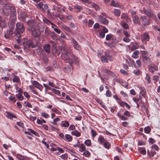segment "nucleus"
<instances>
[{"label":"nucleus","mask_w":160,"mask_h":160,"mask_svg":"<svg viewBox=\"0 0 160 160\" xmlns=\"http://www.w3.org/2000/svg\"><path fill=\"white\" fill-rule=\"evenodd\" d=\"M62 59L64 60L66 62H68L71 67H72V63L74 60L76 64L79 63V59L77 57L74 56L73 53L71 51H68L61 54Z\"/></svg>","instance_id":"obj_1"},{"label":"nucleus","mask_w":160,"mask_h":160,"mask_svg":"<svg viewBox=\"0 0 160 160\" xmlns=\"http://www.w3.org/2000/svg\"><path fill=\"white\" fill-rule=\"evenodd\" d=\"M16 25V30L14 33L18 38L20 39L21 38V33H22L25 30V26L23 24L20 22H18Z\"/></svg>","instance_id":"obj_2"},{"label":"nucleus","mask_w":160,"mask_h":160,"mask_svg":"<svg viewBox=\"0 0 160 160\" xmlns=\"http://www.w3.org/2000/svg\"><path fill=\"white\" fill-rule=\"evenodd\" d=\"M71 43L73 46L74 48L78 51L81 50V46L79 45L78 42L73 38H71L70 39Z\"/></svg>","instance_id":"obj_3"},{"label":"nucleus","mask_w":160,"mask_h":160,"mask_svg":"<svg viewBox=\"0 0 160 160\" xmlns=\"http://www.w3.org/2000/svg\"><path fill=\"white\" fill-rule=\"evenodd\" d=\"M140 22L143 25L145 26L146 25H148L150 24L149 20L148 18L145 16H141L140 17Z\"/></svg>","instance_id":"obj_4"},{"label":"nucleus","mask_w":160,"mask_h":160,"mask_svg":"<svg viewBox=\"0 0 160 160\" xmlns=\"http://www.w3.org/2000/svg\"><path fill=\"white\" fill-rule=\"evenodd\" d=\"M27 23L29 26L28 30L29 31H32V29L36 28V23L33 20H28L27 22Z\"/></svg>","instance_id":"obj_5"},{"label":"nucleus","mask_w":160,"mask_h":160,"mask_svg":"<svg viewBox=\"0 0 160 160\" xmlns=\"http://www.w3.org/2000/svg\"><path fill=\"white\" fill-rule=\"evenodd\" d=\"M8 6V8H9L10 11L12 13V14L11 15V17H13V20H14L16 19V12L15 8L14 7L12 6L9 5Z\"/></svg>","instance_id":"obj_6"},{"label":"nucleus","mask_w":160,"mask_h":160,"mask_svg":"<svg viewBox=\"0 0 160 160\" xmlns=\"http://www.w3.org/2000/svg\"><path fill=\"white\" fill-rule=\"evenodd\" d=\"M148 69L150 72L152 73H153L155 71L158 70V67L156 65L154 64H152L148 66Z\"/></svg>","instance_id":"obj_7"},{"label":"nucleus","mask_w":160,"mask_h":160,"mask_svg":"<svg viewBox=\"0 0 160 160\" xmlns=\"http://www.w3.org/2000/svg\"><path fill=\"white\" fill-rule=\"evenodd\" d=\"M98 20L99 22L104 24L107 25L108 23V20L102 15L98 16Z\"/></svg>","instance_id":"obj_8"},{"label":"nucleus","mask_w":160,"mask_h":160,"mask_svg":"<svg viewBox=\"0 0 160 160\" xmlns=\"http://www.w3.org/2000/svg\"><path fill=\"white\" fill-rule=\"evenodd\" d=\"M32 31L30 30L33 37H38L40 36V32L39 31L37 30L36 28L32 29Z\"/></svg>","instance_id":"obj_9"},{"label":"nucleus","mask_w":160,"mask_h":160,"mask_svg":"<svg viewBox=\"0 0 160 160\" xmlns=\"http://www.w3.org/2000/svg\"><path fill=\"white\" fill-rule=\"evenodd\" d=\"M32 84L36 88L40 90H41L43 89L42 85L36 81H32Z\"/></svg>","instance_id":"obj_10"},{"label":"nucleus","mask_w":160,"mask_h":160,"mask_svg":"<svg viewBox=\"0 0 160 160\" xmlns=\"http://www.w3.org/2000/svg\"><path fill=\"white\" fill-rule=\"evenodd\" d=\"M2 12L5 16H8L9 15L10 11L8 6H7L3 8Z\"/></svg>","instance_id":"obj_11"},{"label":"nucleus","mask_w":160,"mask_h":160,"mask_svg":"<svg viewBox=\"0 0 160 160\" xmlns=\"http://www.w3.org/2000/svg\"><path fill=\"white\" fill-rule=\"evenodd\" d=\"M16 156L19 160H29V158L26 156L22 155L20 154H17Z\"/></svg>","instance_id":"obj_12"},{"label":"nucleus","mask_w":160,"mask_h":160,"mask_svg":"<svg viewBox=\"0 0 160 160\" xmlns=\"http://www.w3.org/2000/svg\"><path fill=\"white\" fill-rule=\"evenodd\" d=\"M28 47L32 48L36 47L37 45V44L36 42H33L31 39H29L28 41Z\"/></svg>","instance_id":"obj_13"},{"label":"nucleus","mask_w":160,"mask_h":160,"mask_svg":"<svg viewBox=\"0 0 160 160\" xmlns=\"http://www.w3.org/2000/svg\"><path fill=\"white\" fill-rule=\"evenodd\" d=\"M101 71L102 72H103V73L108 74L112 77L114 76V73L108 69L103 68H102Z\"/></svg>","instance_id":"obj_14"},{"label":"nucleus","mask_w":160,"mask_h":160,"mask_svg":"<svg viewBox=\"0 0 160 160\" xmlns=\"http://www.w3.org/2000/svg\"><path fill=\"white\" fill-rule=\"evenodd\" d=\"M43 48L46 52L49 54L50 52V46L49 44H45L43 46Z\"/></svg>","instance_id":"obj_15"},{"label":"nucleus","mask_w":160,"mask_h":160,"mask_svg":"<svg viewBox=\"0 0 160 160\" xmlns=\"http://www.w3.org/2000/svg\"><path fill=\"white\" fill-rule=\"evenodd\" d=\"M142 39L143 42L145 41L146 43L147 41H149L150 39V36L149 35L147 32L144 33L142 38Z\"/></svg>","instance_id":"obj_16"},{"label":"nucleus","mask_w":160,"mask_h":160,"mask_svg":"<svg viewBox=\"0 0 160 160\" xmlns=\"http://www.w3.org/2000/svg\"><path fill=\"white\" fill-rule=\"evenodd\" d=\"M61 7V6H60L59 5H54L53 6L52 10L56 11L58 12L62 13V8H60Z\"/></svg>","instance_id":"obj_17"},{"label":"nucleus","mask_w":160,"mask_h":160,"mask_svg":"<svg viewBox=\"0 0 160 160\" xmlns=\"http://www.w3.org/2000/svg\"><path fill=\"white\" fill-rule=\"evenodd\" d=\"M98 140L100 144L103 145L104 143L106 141V140L104 138V137L102 135H100L98 139Z\"/></svg>","instance_id":"obj_18"},{"label":"nucleus","mask_w":160,"mask_h":160,"mask_svg":"<svg viewBox=\"0 0 160 160\" xmlns=\"http://www.w3.org/2000/svg\"><path fill=\"white\" fill-rule=\"evenodd\" d=\"M133 23L135 24L139 25L140 24V20L137 15H135L133 18Z\"/></svg>","instance_id":"obj_19"},{"label":"nucleus","mask_w":160,"mask_h":160,"mask_svg":"<svg viewBox=\"0 0 160 160\" xmlns=\"http://www.w3.org/2000/svg\"><path fill=\"white\" fill-rule=\"evenodd\" d=\"M28 17V14L27 13L25 12H22L20 14V17L22 20L23 22H25L26 18Z\"/></svg>","instance_id":"obj_20"},{"label":"nucleus","mask_w":160,"mask_h":160,"mask_svg":"<svg viewBox=\"0 0 160 160\" xmlns=\"http://www.w3.org/2000/svg\"><path fill=\"white\" fill-rule=\"evenodd\" d=\"M140 94H141L142 96L144 98H146V89L144 87H140Z\"/></svg>","instance_id":"obj_21"},{"label":"nucleus","mask_w":160,"mask_h":160,"mask_svg":"<svg viewBox=\"0 0 160 160\" xmlns=\"http://www.w3.org/2000/svg\"><path fill=\"white\" fill-rule=\"evenodd\" d=\"M69 122L66 120L62 121L61 123L60 124V125L62 127H66L67 128L68 127L69 125Z\"/></svg>","instance_id":"obj_22"},{"label":"nucleus","mask_w":160,"mask_h":160,"mask_svg":"<svg viewBox=\"0 0 160 160\" xmlns=\"http://www.w3.org/2000/svg\"><path fill=\"white\" fill-rule=\"evenodd\" d=\"M156 153V152L153 149H152L150 151L148 150H147V154L149 155L150 158L153 157Z\"/></svg>","instance_id":"obj_23"},{"label":"nucleus","mask_w":160,"mask_h":160,"mask_svg":"<svg viewBox=\"0 0 160 160\" xmlns=\"http://www.w3.org/2000/svg\"><path fill=\"white\" fill-rule=\"evenodd\" d=\"M143 10L144 13L146 14L148 17L151 18L153 16V13L148 10L145 9H144Z\"/></svg>","instance_id":"obj_24"},{"label":"nucleus","mask_w":160,"mask_h":160,"mask_svg":"<svg viewBox=\"0 0 160 160\" xmlns=\"http://www.w3.org/2000/svg\"><path fill=\"white\" fill-rule=\"evenodd\" d=\"M91 4L92 7L95 8L96 10L99 11L100 9V7L97 4L94 2H91Z\"/></svg>","instance_id":"obj_25"},{"label":"nucleus","mask_w":160,"mask_h":160,"mask_svg":"<svg viewBox=\"0 0 160 160\" xmlns=\"http://www.w3.org/2000/svg\"><path fill=\"white\" fill-rule=\"evenodd\" d=\"M139 45L137 43L134 42L133 43L132 46L131 47V49L132 51H134V50L139 48Z\"/></svg>","instance_id":"obj_26"},{"label":"nucleus","mask_w":160,"mask_h":160,"mask_svg":"<svg viewBox=\"0 0 160 160\" xmlns=\"http://www.w3.org/2000/svg\"><path fill=\"white\" fill-rule=\"evenodd\" d=\"M6 113V116L8 118L12 119L13 118H17L16 116L13 114L12 113H9L8 112H7Z\"/></svg>","instance_id":"obj_27"},{"label":"nucleus","mask_w":160,"mask_h":160,"mask_svg":"<svg viewBox=\"0 0 160 160\" xmlns=\"http://www.w3.org/2000/svg\"><path fill=\"white\" fill-rule=\"evenodd\" d=\"M113 13L115 16L119 17L120 16L121 12L118 9L115 8L114 9Z\"/></svg>","instance_id":"obj_28"},{"label":"nucleus","mask_w":160,"mask_h":160,"mask_svg":"<svg viewBox=\"0 0 160 160\" xmlns=\"http://www.w3.org/2000/svg\"><path fill=\"white\" fill-rule=\"evenodd\" d=\"M43 22H44V23L47 24L48 25H49L50 24H51L52 26H54L56 27H57V26L54 24L53 23L51 22L48 19L46 18H44L43 19Z\"/></svg>","instance_id":"obj_29"},{"label":"nucleus","mask_w":160,"mask_h":160,"mask_svg":"<svg viewBox=\"0 0 160 160\" xmlns=\"http://www.w3.org/2000/svg\"><path fill=\"white\" fill-rule=\"evenodd\" d=\"M65 140L70 142L72 140V137L70 135L66 134L65 135Z\"/></svg>","instance_id":"obj_30"},{"label":"nucleus","mask_w":160,"mask_h":160,"mask_svg":"<svg viewBox=\"0 0 160 160\" xmlns=\"http://www.w3.org/2000/svg\"><path fill=\"white\" fill-rule=\"evenodd\" d=\"M50 35L52 38L54 40H56L57 39V34L54 32H50Z\"/></svg>","instance_id":"obj_31"},{"label":"nucleus","mask_w":160,"mask_h":160,"mask_svg":"<svg viewBox=\"0 0 160 160\" xmlns=\"http://www.w3.org/2000/svg\"><path fill=\"white\" fill-rule=\"evenodd\" d=\"M62 28L65 31L68 32H71V30L69 27L63 24L61 25Z\"/></svg>","instance_id":"obj_32"},{"label":"nucleus","mask_w":160,"mask_h":160,"mask_svg":"<svg viewBox=\"0 0 160 160\" xmlns=\"http://www.w3.org/2000/svg\"><path fill=\"white\" fill-rule=\"evenodd\" d=\"M139 53V50H135L133 53V54L132 55V57L134 58H136L138 57V55Z\"/></svg>","instance_id":"obj_33"},{"label":"nucleus","mask_w":160,"mask_h":160,"mask_svg":"<svg viewBox=\"0 0 160 160\" xmlns=\"http://www.w3.org/2000/svg\"><path fill=\"white\" fill-rule=\"evenodd\" d=\"M104 147L108 149H109L110 148L111 146L110 143L107 142V140L104 143L103 145Z\"/></svg>","instance_id":"obj_34"},{"label":"nucleus","mask_w":160,"mask_h":160,"mask_svg":"<svg viewBox=\"0 0 160 160\" xmlns=\"http://www.w3.org/2000/svg\"><path fill=\"white\" fill-rule=\"evenodd\" d=\"M71 133L72 135L75 136L77 137H80L81 135L80 132L78 131V130H74L72 131Z\"/></svg>","instance_id":"obj_35"},{"label":"nucleus","mask_w":160,"mask_h":160,"mask_svg":"<svg viewBox=\"0 0 160 160\" xmlns=\"http://www.w3.org/2000/svg\"><path fill=\"white\" fill-rule=\"evenodd\" d=\"M79 148V151L81 152H82L86 150V147L85 145L83 143H80Z\"/></svg>","instance_id":"obj_36"},{"label":"nucleus","mask_w":160,"mask_h":160,"mask_svg":"<svg viewBox=\"0 0 160 160\" xmlns=\"http://www.w3.org/2000/svg\"><path fill=\"white\" fill-rule=\"evenodd\" d=\"M151 131V128L149 126L145 127L144 128V131L145 133L149 134Z\"/></svg>","instance_id":"obj_37"},{"label":"nucleus","mask_w":160,"mask_h":160,"mask_svg":"<svg viewBox=\"0 0 160 160\" xmlns=\"http://www.w3.org/2000/svg\"><path fill=\"white\" fill-rule=\"evenodd\" d=\"M44 4L42 2H40L39 3L37 4L36 5V6L38 7V8L41 9L42 10H43V8H42Z\"/></svg>","instance_id":"obj_38"},{"label":"nucleus","mask_w":160,"mask_h":160,"mask_svg":"<svg viewBox=\"0 0 160 160\" xmlns=\"http://www.w3.org/2000/svg\"><path fill=\"white\" fill-rule=\"evenodd\" d=\"M133 73L136 75L138 76L141 75L142 72L140 70L135 69L133 70Z\"/></svg>","instance_id":"obj_39"},{"label":"nucleus","mask_w":160,"mask_h":160,"mask_svg":"<svg viewBox=\"0 0 160 160\" xmlns=\"http://www.w3.org/2000/svg\"><path fill=\"white\" fill-rule=\"evenodd\" d=\"M145 80L147 81V83L148 84L150 83L151 82V76L149 74H147L145 78Z\"/></svg>","instance_id":"obj_40"},{"label":"nucleus","mask_w":160,"mask_h":160,"mask_svg":"<svg viewBox=\"0 0 160 160\" xmlns=\"http://www.w3.org/2000/svg\"><path fill=\"white\" fill-rule=\"evenodd\" d=\"M52 92L58 95H59L60 94V91L55 88H52Z\"/></svg>","instance_id":"obj_41"},{"label":"nucleus","mask_w":160,"mask_h":160,"mask_svg":"<svg viewBox=\"0 0 160 160\" xmlns=\"http://www.w3.org/2000/svg\"><path fill=\"white\" fill-rule=\"evenodd\" d=\"M73 7L74 8L78 10L79 12H81V11L82 9V7L78 5H74Z\"/></svg>","instance_id":"obj_42"},{"label":"nucleus","mask_w":160,"mask_h":160,"mask_svg":"<svg viewBox=\"0 0 160 160\" xmlns=\"http://www.w3.org/2000/svg\"><path fill=\"white\" fill-rule=\"evenodd\" d=\"M152 149H154L155 150L158 151L159 150V148L156 144H153L151 147Z\"/></svg>","instance_id":"obj_43"},{"label":"nucleus","mask_w":160,"mask_h":160,"mask_svg":"<svg viewBox=\"0 0 160 160\" xmlns=\"http://www.w3.org/2000/svg\"><path fill=\"white\" fill-rule=\"evenodd\" d=\"M104 44L111 48H113L115 47L114 45L112 43L105 42Z\"/></svg>","instance_id":"obj_44"},{"label":"nucleus","mask_w":160,"mask_h":160,"mask_svg":"<svg viewBox=\"0 0 160 160\" xmlns=\"http://www.w3.org/2000/svg\"><path fill=\"white\" fill-rule=\"evenodd\" d=\"M12 81L13 82H16L18 83L20 81V79L18 76H16L13 78Z\"/></svg>","instance_id":"obj_45"},{"label":"nucleus","mask_w":160,"mask_h":160,"mask_svg":"<svg viewBox=\"0 0 160 160\" xmlns=\"http://www.w3.org/2000/svg\"><path fill=\"white\" fill-rule=\"evenodd\" d=\"M45 71H51L52 72L54 71V69L51 66L47 67L45 68Z\"/></svg>","instance_id":"obj_46"},{"label":"nucleus","mask_w":160,"mask_h":160,"mask_svg":"<svg viewBox=\"0 0 160 160\" xmlns=\"http://www.w3.org/2000/svg\"><path fill=\"white\" fill-rule=\"evenodd\" d=\"M113 36V35L112 34H108L106 36V39L107 41H109L111 39Z\"/></svg>","instance_id":"obj_47"},{"label":"nucleus","mask_w":160,"mask_h":160,"mask_svg":"<svg viewBox=\"0 0 160 160\" xmlns=\"http://www.w3.org/2000/svg\"><path fill=\"white\" fill-rule=\"evenodd\" d=\"M105 55L107 57L108 59L110 60L112 58V56L110 55L109 52H105Z\"/></svg>","instance_id":"obj_48"},{"label":"nucleus","mask_w":160,"mask_h":160,"mask_svg":"<svg viewBox=\"0 0 160 160\" xmlns=\"http://www.w3.org/2000/svg\"><path fill=\"white\" fill-rule=\"evenodd\" d=\"M142 57V60L143 61H147V62H150L151 60V59L150 58L148 57L147 56H143Z\"/></svg>","instance_id":"obj_49"},{"label":"nucleus","mask_w":160,"mask_h":160,"mask_svg":"<svg viewBox=\"0 0 160 160\" xmlns=\"http://www.w3.org/2000/svg\"><path fill=\"white\" fill-rule=\"evenodd\" d=\"M84 143L88 146H90L91 145V140L90 139H87L84 142Z\"/></svg>","instance_id":"obj_50"},{"label":"nucleus","mask_w":160,"mask_h":160,"mask_svg":"<svg viewBox=\"0 0 160 160\" xmlns=\"http://www.w3.org/2000/svg\"><path fill=\"white\" fill-rule=\"evenodd\" d=\"M67 48V45L65 46H60L59 49H60L61 51H66Z\"/></svg>","instance_id":"obj_51"},{"label":"nucleus","mask_w":160,"mask_h":160,"mask_svg":"<svg viewBox=\"0 0 160 160\" xmlns=\"http://www.w3.org/2000/svg\"><path fill=\"white\" fill-rule=\"evenodd\" d=\"M101 60L103 62L108 63V60L107 59L106 57L105 56H102L101 57Z\"/></svg>","instance_id":"obj_52"},{"label":"nucleus","mask_w":160,"mask_h":160,"mask_svg":"<svg viewBox=\"0 0 160 160\" xmlns=\"http://www.w3.org/2000/svg\"><path fill=\"white\" fill-rule=\"evenodd\" d=\"M28 131H30L31 132V134H33L35 136H38V132H36L35 131L33 130L30 129H28Z\"/></svg>","instance_id":"obj_53"},{"label":"nucleus","mask_w":160,"mask_h":160,"mask_svg":"<svg viewBox=\"0 0 160 160\" xmlns=\"http://www.w3.org/2000/svg\"><path fill=\"white\" fill-rule=\"evenodd\" d=\"M16 96L17 98L20 101L23 100V97L21 94H16Z\"/></svg>","instance_id":"obj_54"},{"label":"nucleus","mask_w":160,"mask_h":160,"mask_svg":"<svg viewBox=\"0 0 160 160\" xmlns=\"http://www.w3.org/2000/svg\"><path fill=\"white\" fill-rule=\"evenodd\" d=\"M8 98L10 101L12 102L13 103H15L16 102V99L14 97L11 96Z\"/></svg>","instance_id":"obj_55"},{"label":"nucleus","mask_w":160,"mask_h":160,"mask_svg":"<svg viewBox=\"0 0 160 160\" xmlns=\"http://www.w3.org/2000/svg\"><path fill=\"white\" fill-rule=\"evenodd\" d=\"M84 151L83 154L86 157H88L90 155L91 153L88 151L85 150Z\"/></svg>","instance_id":"obj_56"},{"label":"nucleus","mask_w":160,"mask_h":160,"mask_svg":"<svg viewBox=\"0 0 160 160\" xmlns=\"http://www.w3.org/2000/svg\"><path fill=\"white\" fill-rule=\"evenodd\" d=\"M55 16L56 17L62 20L63 19V15L59 14L56 13L55 14Z\"/></svg>","instance_id":"obj_57"},{"label":"nucleus","mask_w":160,"mask_h":160,"mask_svg":"<svg viewBox=\"0 0 160 160\" xmlns=\"http://www.w3.org/2000/svg\"><path fill=\"white\" fill-rule=\"evenodd\" d=\"M51 28H53V30L58 33L60 34L61 33V31L60 29L57 28H54L53 26H52Z\"/></svg>","instance_id":"obj_58"},{"label":"nucleus","mask_w":160,"mask_h":160,"mask_svg":"<svg viewBox=\"0 0 160 160\" xmlns=\"http://www.w3.org/2000/svg\"><path fill=\"white\" fill-rule=\"evenodd\" d=\"M41 116L43 117L47 118L49 117V115L45 112H42L41 114Z\"/></svg>","instance_id":"obj_59"},{"label":"nucleus","mask_w":160,"mask_h":160,"mask_svg":"<svg viewBox=\"0 0 160 160\" xmlns=\"http://www.w3.org/2000/svg\"><path fill=\"white\" fill-rule=\"evenodd\" d=\"M111 6H113L115 7H118V3H116L115 2L114 0H112L111 2Z\"/></svg>","instance_id":"obj_60"},{"label":"nucleus","mask_w":160,"mask_h":160,"mask_svg":"<svg viewBox=\"0 0 160 160\" xmlns=\"http://www.w3.org/2000/svg\"><path fill=\"white\" fill-rule=\"evenodd\" d=\"M129 37H125L123 39V41L126 42H130L131 39L128 38Z\"/></svg>","instance_id":"obj_61"},{"label":"nucleus","mask_w":160,"mask_h":160,"mask_svg":"<svg viewBox=\"0 0 160 160\" xmlns=\"http://www.w3.org/2000/svg\"><path fill=\"white\" fill-rule=\"evenodd\" d=\"M91 132L93 138H94L97 134L96 131L93 129H91Z\"/></svg>","instance_id":"obj_62"},{"label":"nucleus","mask_w":160,"mask_h":160,"mask_svg":"<svg viewBox=\"0 0 160 160\" xmlns=\"http://www.w3.org/2000/svg\"><path fill=\"white\" fill-rule=\"evenodd\" d=\"M94 22V21L93 20L89 19L88 21V26L89 27H91L92 26Z\"/></svg>","instance_id":"obj_63"},{"label":"nucleus","mask_w":160,"mask_h":160,"mask_svg":"<svg viewBox=\"0 0 160 160\" xmlns=\"http://www.w3.org/2000/svg\"><path fill=\"white\" fill-rule=\"evenodd\" d=\"M145 142L142 140H139L138 141V145H145Z\"/></svg>","instance_id":"obj_64"}]
</instances>
